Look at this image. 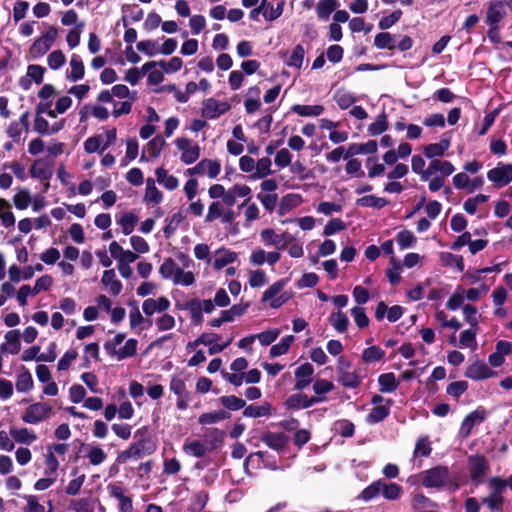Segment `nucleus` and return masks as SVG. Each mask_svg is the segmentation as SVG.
Segmentation results:
<instances>
[{
  "label": "nucleus",
  "mask_w": 512,
  "mask_h": 512,
  "mask_svg": "<svg viewBox=\"0 0 512 512\" xmlns=\"http://www.w3.org/2000/svg\"><path fill=\"white\" fill-rule=\"evenodd\" d=\"M175 306L178 310L189 311L191 324L193 326H199L203 322V312L210 314L217 305L211 299L200 300L199 298H193L184 303H176Z\"/></svg>",
  "instance_id": "nucleus-1"
},
{
  "label": "nucleus",
  "mask_w": 512,
  "mask_h": 512,
  "mask_svg": "<svg viewBox=\"0 0 512 512\" xmlns=\"http://www.w3.org/2000/svg\"><path fill=\"white\" fill-rule=\"evenodd\" d=\"M421 485L427 489L440 490L450 482V469L444 465H437L420 472Z\"/></svg>",
  "instance_id": "nucleus-2"
},
{
  "label": "nucleus",
  "mask_w": 512,
  "mask_h": 512,
  "mask_svg": "<svg viewBox=\"0 0 512 512\" xmlns=\"http://www.w3.org/2000/svg\"><path fill=\"white\" fill-rule=\"evenodd\" d=\"M157 449L156 442L153 439H141L135 440L130 446L120 452L117 456L116 461L119 464L126 463L130 458H142L153 454Z\"/></svg>",
  "instance_id": "nucleus-3"
},
{
  "label": "nucleus",
  "mask_w": 512,
  "mask_h": 512,
  "mask_svg": "<svg viewBox=\"0 0 512 512\" xmlns=\"http://www.w3.org/2000/svg\"><path fill=\"white\" fill-rule=\"evenodd\" d=\"M467 468L471 483L478 487L484 483V478L490 471L488 459L481 454H473L467 458Z\"/></svg>",
  "instance_id": "nucleus-4"
},
{
  "label": "nucleus",
  "mask_w": 512,
  "mask_h": 512,
  "mask_svg": "<svg viewBox=\"0 0 512 512\" xmlns=\"http://www.w3.org/2000/svg\"><path fill=\"white\" fill-rule=\"evenodd\" d=\"M58 35V28L56 26H50L47 31L37 38L29 48L30 56L33 59L42 57L45 55L53 45Z\"/></svg>",
  "instance_id": "nucleus-5"
},
{
  "label": "nucleus",
  "mask_w": 512,
  "mask_h": 512,
  "mask_svg": "<svg viewBox=\"0 0 512 512\" xmlns=\"http://www.w3.org/2000/svg\"><path fill=\"white\" fill-rule=\"evenodd\" d=\"M169 389L177 396L176 407L180 411L188 408L191 401V393L187 390L185 381L179 376H172Z\"/></svg>",
  "instance_id": "nucleus-6"
},
{
  "label": "nucleus",
  "mask_w": 512,
  "mask_h": 512,
  "mask_svg": "<svg viewBox=\"0 0 512 512\" xmlns=\"http://www.w3.org/2000/svg\"><path fill=\"white\" fill-rule=\"evenodd\" d=\"M52 412V407L47 403L37 402L28 406L22 415L25 423L37 424L48 417Z\"/></svg>",
  "instance_id": "nucleus-7"
},
{
  "label": "nucleus",
  "mask_w": 512,
  "mask_h": 512,
  "mask_svg": "<svg viewBox=\"0 0 512 512\" xmlns=\"http://www.w3.org/2000/svg\"><path fill=\"white\" fill-rule=\"evenodd\" d=\"M110 497L118 500L119 512H132L133 500L130 495H126V489L121 483H110L107 486Z\"/></svg>",
  "instance_id": "nucleus-8"
},
{
  "label": "nucleus",
  "mask_w": 512,
  "mask_h": 512,
  "mask_svg": "<svg viewBox=\"0 0 512 512\" xmlns=\"http://www.w3.org/2000/svg\"><path fill=\"white\" fill-rule=\"evenodd\" d=\"M487 178L497 188L508 185L512 181V164L498 163V165L487 172Z\"/></svg>",
  "instance_id": "nucleus-9"
},
{
  "label": "nucleus",
  "mask_w": 512,
  "mask_h": 512,
  "mask_svg": "<svg viewBox=\"0 0 512 512\" xmlns=\"http://www.w3.org/2000/svg\"><path fill=\"white\" fill-rule=\"evenodd\" d=\"M230 109L231 105L228 102H219L214 98H208L202 103L201 114L202 117L211 120L225 114Z\"/></svg>",
  "instance_id": "nucleus-10"
},
{
  "label": "nucleus",
  "mask_w": 512,
  "mask_h": 512,
  "mask_svg": "<svg viewBox=\"0 0 512 512\" xmlns=\"http://www.w3.org/2000/svg\"><path fill=\"white\" fill-rule=\"evenodd\" d=\"M486 419V411L482 407H478L474 411L470 412L462 420L459 434L462 438L470 436L472 429L475 425L481 424Z\"/></svg>",
  "instance_id": "nucleus-11"
},
{
  "label": "nucleus",
  "mask_w": 512,
  "mask_h": 512,
  "mask_svg": "<svg viewBox=\"0 0 512 512\" xmlns=\"http://www.w3.org/2000/svg\"><path fill=\"white\" fill-rule=\"evenodd\" d=\"M207 172V176L211 179L216 178L221 171V163L219 160L202 159L193 168H189L186 172L189 175H201Z\"/></svg>",
  "instance_id": "nucleus-12"
},
{
  "label": "nucleus",
  "mask_w": 512,
  "mask_h": 512,
  "mask_svg": "<svg viewBox=\"0 0 512 512\" xmlns=\"http://www.w3.org/2000/svg\"><path fill=\"white\" fill-rule=\"evenodd\" d=\"M314 367L306 362L301 364L294 372L295 375V391H303L313 381Z\"/></svg>",
  "instance_id": "nucleus-13"
},
{
  "label": "nucleus",
  "mask_w": 512,
  "mask_h": 512,
  "mask_svg": "<svg viewBox=\"0 0 512 512\" xmlns=\"http://www.w3.org/2000/svg\"><path fill=\"white\" fill-rule=\"evenodd\" d=\"M260 439L266 446L278 452L283 451L290 440L289 436L283 432L276 433L271 431L264 432Z\"/></svg>",
  "instance_id": "nucleus-14"
},
{
  "label": "nucleus",
  "mask_w": 512,
  "mask_h": 512,
  "mask_svg": "<svg viewBox=\"0 0 512 512\" xmlns=\"http://www.w3.org/2000/svg\"><path fill=\"white\" fill-rule=\"evenodd\" d=\"M496 373L491 370L484 361L477 360L469 365L464 373L465 377L472 380H484L491 378Z\"/></svg>",
  "instance_id": "nucleus-15"
},
{
  "label": "nucleus",
  "mask_w": 512,
  "mask_h": 512,
  "mask_svg": "<svg viewBox=\"0 0 512 512\" xmlns=\"http://www.w3.org/2000/svg\"><path fill=\"white\" fill-rule=\"evenodd\" d=\"M506 17L504 3L501 0H491L488 3L485 22L487 25H499Z\"/></svg>",
  "instance_id": "nucleus-16"
},
{
  "label": "nucleus",
  "mask_w": 512,
  "mask_h": 512,
  "mask_svg": "<svg viewBox=\"0 0 512 512\" xmlns=\"http://www.w3.org/2000/svg\"><path fill=\"white\" fill-rule=\"evenodd\" d=\"M337 380L345 388L356 389L359 387L362 381V376L356 371L350 372L346 370L342 365H338L337 368Z\"/></svg>",
  "instance_id": "nucleus-17"
},
{
  "label": "nucleus",
  "mask_w": 512,
  "mask_h": 512,
  "mask_svg": "<svg viewBox=\"0 0 512 512\" xmlns=\"http://www.w3.org/2000/svg\"><path fill=\"white\" fill-rule=\"evenodd\" d=\"M455 168L450 161L433 159L423 174V181H428L433 173L439 171L442 176H449L454 172Z\"/></svg>",
  "instance_id": "nucleus-18"
},
{
  "label": "nucleus",
  "mask_w": 512,
  "mask_h": 512,
  "mask_svg": "<svg viewBox=\"0 0 512 512\" xmlns=\"http://www.w3.org/2000/svg\"><path fill=\"white\" fill-rule=\"evenodd\" d=\"M411 507L413 512H436L438 504L419 492L411 495Z\"/></svg>",
  "instance_id": "nucleus-19"
},
{
  "label": "nucleus",
  "mask_w": 512,
  "mask_h": 512,
  "mask_svg": "<svg viewBox=\"0 0 512 512\" xmlns=\"http://www.w3.org/2000/svg\"><path fill=\"white\" fill-rule=\"evenodd\" d=\"M260 237L265 245H273L279 250H284L288 245V241L286 240V233L276 234L275 231L271 228L262 230Z\"/></svg>",
  "instance_id": "nucleus-20"
},
{
  "label": "nucleus",
  "mask_w": 512,
  "mask_h": 512,
  "mask_svg": "<svg viewBox=\"0 0 512 512\" xmlns=\"http://www.w3.org/2000/svg\"><path fill=\"white\" fill-rule=\"evenodd\" d=\"M30 175L32 178L48 181L53 175L52 165L47 163L45 159L38 158L30 168Z\"/></svg>",
  "instance_id": "nucleus-21"
},
{
  "label": "nucleus",
  "mask_w": 512,
  "mask_h": 512,
  "mask_svg": "<svg viewBox=\"0 0 512 512\" xmlns=\"http://www.w3.org/2000/svg\"><path fill=\"white\" fill-rule=\"evenodd\" d=\"M378 144L376 140H369L366 143H351L344 155L345 159L353 157L358 154H374L377 152Z\"/></svg>",
  "instance_id": "nucleus-22"
},
{
  "label": "nucleus",
  "mask_w": 512,
  "mask_h": 512,
  "mask_svg": "<svg viewBox=\"0 0 512 512\" xmlns=\"http://www.w3.org/2000/svg\"><path fill=\"white\" fill-rule=\"evenodd\" d=\"M273 406L271 403L265 401L261 405L250 404L245 406L242 415L247 418H260L265 416H271Z\"/></svg>",
  "instance_id": "nucleus-23"
},
{
  "label": "nucleus",
  "mask_w": 512,
  "mask_h": 512,
  "mask_svg": "<svg viewBox=\"0 0 512 512\" xmlns=\"http://www.w3.org/2000/svg\"><path fill=\"white\" fill-rule=\"evenodd\" d=\"M393 404L392 399L386 400V405H378L371 409L370 413L366 416L368 424H377L384 421L390 414V406Z\"/></svg>",
  "instance_id": "nucleus-24"
},
{
  "label": "nucleus",
  "mask_w": 512,
  "mask_h": 512,
  "mask_svg": "<svg viewBox=\"0 0 512 512\" xmlns=\"http://www.w3.org/2000/svg\"><path fill=\"white\" fill-rule=\"evenodd\" d=\"M101 282L104 286L109 287V292L113 296L119 295L122 291V282L116 278V274L113 269L104 271Z\"/></svg>",
  "instance_id": "nucleus-25"
},
{
  "label": "nucleus",
  "mask_w": 512,
  "mask_h": 512,
  "mask_svg": "<svg viewBox=\"0 0 512 512\" xmlns=\"http://www.w3.org/2000/svg\"><path fill=\"white\" fill-rule=\"evenodd\" d=\"M302 202V197L299 194L289 193L284 195L278 206V214L280 216L286 215L291 209L299 206Z\"/></svg>",
  "instance_id": "nucleus-26"
},
{
  "label": "nucleus",
  "mask_w": 512,
  "mask_h": 512,
  "mask_svg": "<svg viewBox=\"0 0 512 512\" xmlns=\"http://www.w3.org/2000/svg\"><path fill=\"white\" fill-rule=\"evenodd\" d=\"M78 472H79L78 467H74L73 470H72L71 475L75 476V478L70 480L68 485L64 489L65 493L68 496H76V495H78L80 490H81V488H82V486H83V484H84V482H85L86 475L85 474L78 475Z\"/></svg>",
  "instance_id": "nucleus-27"
},
{
  "label": "nucleus",
  "mask_w": 512,
  "mask_h": 512,
  "mask_svg": "<svg viewBox=\"0 0 512 512\" xmlns=\"http://www.w3.org/2000/svg\"><path fill=\"white\" fill-rule=\"evenodd\" d=\"M378 384L380 387V392L382 393L394 392L399 387V381L396 380L393 372L380 374L378 377Z\"/></svg>",
  "instance_id": "nucleus-28"
},
{
  "label": "nucleus",
  "mask_w": 512,
  "mask_h": 512,
  "mask_svg": "<svg viewBox=\"0 0 512 512\" xmlns=\"http://www.w3.org/2000/svg\"><path fill=\"white\" fill-rule=\"evenodd\" d=\"M231 417L230 412L226 410H218L214 412L203 413L199 416L198 422L201 425H210L222 420L229 419Z\"/></svg>",
  "instance_id": "nucleus-29"
},
{
  "label": "nucleus",
  "mask_w": 512,
  "mask_h": 512,
  "mask_svg": "<svg viewBox=\"0 0 512 512\" xmlns=\"http://www.w3.org/2000/svg\"><path fill=\"white\" fill-rule=\"evenodd\" d=\"M307 395L302 391L290 395L285 401L284 406L287 410L307 409Z\"/></svg>",
  "instance_id": "nucleus-30"
},
{
  "label": "nucleus",
  "mask_w": 512,
  "mask_h": 512,
  "mask_svg": "<svg viewBox=\"0 0 512 512\" xmlns=\"http://www.w3.org/2000/svg\"><path fill=\"white\" fill-rule=\"evenodd\" d=\"M386 198L377 197L374 195H366L356 200V205L359 207H373L382 209L389 204Z\"/></svg>",
  "instance_id": "nucleus-31"
},
{
  "label": "nucleus",
  "mask_w": 512,
  "mask_h": 512,
  "mask_svg": "<svg viewBox=\"0 0 512 512\" xmlns=\"http://www.w3.org/2000/svg\"><path fill=\"white\" fill-rule=\"evenodd\" d=\"M156 179L159 184H162L167 190H175L179 181L174 175H168L167 171L160 167L155 171Z\"/></svg>",
  "instance_id": "nucleus-32"
},
{
  "label": "nucleus",
  "mask_w": 512,
  "mask_h": 512,
  "mask_svg": "<svg viewBox=\"0 0 512 512\" xmlns=\"http://www.w3.org/2000/svg\"><path fill=\"white\" fill-rule=\"evenodd\" d=\"M339 6L338 0H321L317 3L316 12L319 19L328 20L331 13Z\"/></svg>",
  "instance_id": "nucleus-33"
},
{
  "label": "nucleus",
  "mask_w": 512,
  "mask_h": 512,
  "mask_svg": "<svg viewBox=\"0 0 512 512\" xmlns=\"http://www.w3.org/2000/svg\"><path fill=\"white\" fill-rule=\"evenodd\" d=\"M68 510L73 512H93V500L90 497H82L70 500Z\"/></svg>",
  "instance_id": "nucleus-34"
},
{
  "label": "nucleus",
  "mask_w": 512,
  "mask_h": 512,
  "mask_svg": "<svg viewBox=\"0 0 512 512\" xmlns=\"http://www.w3.org/2000/svg\"><path fill=\"white\" fill-rule=\"evenodd\" d=\"M71 72L67 76L70 81H78L84 77L85 67L83 61L76 54H73L70 60Z\"/></svg>",
  "instance_id": "nucleus-35"
},
{
  "label": "nucleus",
  "mask_w": 512,
  "mask_h": 512,
  "mask_svg": "<svg viewBox=\"0 0 512 512\" xmlns=\"http://www.w3.org/2000/svg\"><path fill=\"white\" fill-rule=\"evenodd\" d=\"M328 321L339 333L346 332L349 326V319L347 315L341 311L332 312L328 318Z\"/></svg>",
  "instance_id": "nucleus-36"
},
{
  "label": "nucleus",
  "mask_w": 512,
  "mask_h": 512,
  "mask_svg": "<svg viewBox=\"0 0 512 512\" xmlns=\"http://www.w3.org/2000/svg\"><path fill=\"white\" fill-rule=\"evenodd\" d=\"M219 402L225 408L224 410H226L228 412L244 409L246 406V401L242 398L235 396V395L221 396L219 398Z\"/></svg>",
  "instance_id": "nucleus-37"
},
{
  "label": "nucleus",
  "mask_w": 512,
  "mask_h": 512,
  "mask_svg": "<svg viewBox=\"0 0 512 512\" xmlns=\"http://www.w3.org/2000/svg\"><path fill=\"white\" fill-rule=\"evenodd\" d=\"M146 192L144 201L153 204H159L163 200L162 192L155 186V182L152 178H148L146 181Z\"/></svg>",
  "instance_id": "nucleus-38"
},
{
  "label": "nucleus",
  "mask_w": 512,
  "mask_h": 512,
  "mask_svg": "<svg viewBox=\"0 0 512 512\" xmlns=\"http://www.w3.org/2000/svg\"><path fill=\"white\" fill-rule=\"evenodd\" d=\"M291 111L302 117L320 116L324 111V107L322 105L294 104L291 107Z\"/></svg>",
  "instance_id": "nucleus-39"
},
{
  "label": "nucleus",
  "mask_w": 512,
  "mask_h": 512,
  "mask_svg": "<svg viewBox=\"0 0 512 512\" xmlns=\"http://www.w3.org/2000/svg\"><path fill=\"white\" fill-rule=\"evenodd\" d=\"M440 261L444 266L452 267L454 266L459 272L464 271V259L461 255H455L450 252H441L440 253Z\"/></svg>",
  "instance_id": "nucleus-40"
},
{
  "label": "nucleus",
  "mask_w": 512,
  "mask_h": 512,
  "mask_svg": "<svg viewBox=\"0 0 512 512\" xmlns=\"http://www.w3.org/2000/svg\"><path fill=\"white\" fill-rule=\"evenodd\" d=\"M294 340L295 338L293 335H287L283 337L279 343L271 346L269 351L270 357H278L286 354L289 351Z\"/></svg>",
  "instance_id": "nucleus-41"
},
{
  "label": "nucleus",
  "mask_w": 512,
  "mask_h": 512,
  "mask_svg": "<svg viewBox=\"0 0 512 512\" xmlns=\"http://www.w3.org/2000/svg\"><path fill=\"white\" fill-rule=\"evenodd\" d=\"M9 433L16 442L22 444H31L37 439V436L27 428H11Z\"/></svg>",
  "instance_id": "nucleus-42"
},
{
  "label": "nucleus",
  "mask_w": 512,
  "mask_h": 512,
  "mask_svg": "<svg viewBox=\"0 0 512 512\" xmlns=\"http://www.w3.org/2000/svg\"><path fill=\"white\" fill-rule=\"evenodd\" d=\"M381 494L387 500L394 501L400 498L402 487L394 482L387 483L382 480Z\"/></svg>",
  "instance_id": "nucleus-43"
},
{
  "label": "nucleus",
  "mask_w": 512,
  "mask_h": 512,
  "mask_svg": "<svg viewBox=\"0 0 512 512\" xmlns=\"http://www.w3.org/2000/svg\"><path fill=\"white\" fill-rule=\"evenodd\" d=\"M335 102L339 106L340 109L345 110L348 109L356 102V97L350 93L345 91L344 89H338L333 96Z\"/></svg>",
  "instance_id": "nucleus-44"
},
{
  "label": "nucleus",
  "mask_w": 512,
  "mask_h": 512,
  "mask_svg": "<svg viewBox=\"0 0 512 512\" xmlns=\"http://www.w3.org/2000/svg\"><path fill=\"white\" fill-rule=\"evenodd\" d=\"M23 372L17 375L16 390L18 392H28L33 388V378L31 373L23 366Z\"/></svg>",
  "instance_id": "nucleus-45"
},
{
  "label": "nucleus",
  "mask_w": 512,
  "mask_h": 512,
  "mask_svg": "<svg viewBox=\"0 0 512 512\" xmlns=\"http://www.w3.org/2000/svg\"><path fill=\"white\" fill-rule=\"evenodd\" d=\"M388 127L389 123L387 120V115L383 111L381 114L377 116L376 121L368 126V133L371 136H377L385 132L388 129Z\"/></svg>",
  "instance_id": "nucleus-46"
},
{
  "label": "nucleus",
  "mask_w": 512,
  "mask_h": 512,
  "mask_svg": "<svg viewBox=\"0 0 512 512\" xmlns=\"http://www.w3.org/2000/svg\"><path fill=\"white\" fill-rule=\"evenodd\" d=\"M481 502L489 509V512H503L505 499L504 496L488 494L486 497L482 498Z\"/></svg>",
  "instance_id": "nucleus-47"
},
{
  "label": "nucleus",
  "mask_w": 512,
  "mask_h": 512,
  "mask_svg": "<svg viewBox=\"0 0 512 512\" xmlns=\"http://www.w3.org/2000/svg\"><path fill=\"white\" fill-rule=\"evenodd\" d=\"M374 46L377 49L394 50L396 48L393 36L389 32L384 31L376 34L374 38Z\"/></svg>",
  "instance_id": "nucleus-48"
},
{
  "label": "nucleus",
  "mask_w": 512,
  "mask_h": 512,
  "mask_svg": "<svg viewBox=\"0 0 512 512\" xmlns=\"http://www.w3.org/2000/svg\"><path fill=\"white\" fill-rule=\"evenodd\" d=\"M256 172L250 176L251 179H261L271 174V159L260 158L256 163Z\"/></svg>",
  "instance_id": "nucleus-49"
},
{
  "label": "nucleus",
  "mask_w": 512,
  "mask_h": 512,
  "mask_svg": "<svg viewBox=\"0 0 512 512\" xmlns=\"http://www.w3.org/2000/svg\"><path fill=\"white\" fill-rule=\"evenodd\" d=\"M432 452L431 442L429 441L428 436H421L417 439L415 448H414V456L415 457H428Z\"/></svg>",
  "instance_id": "nucleus-50"
},
{
  "label": "nucleus",
  "mask_w": 512,
  "mask_h": 512,
  "mask_svg": "<svg viewBox=\"0 0 512 512\" xmlns=\"http://www.w3.org/2000/svg\"><path fill=\"white\" fill-rule=\"evenodd\" d=\"M206 436L209 438L210 450H215L222 446L226 433L218 428H212L207 430Z\"/></svg>",
  "instance_id": "nucleus-51"
},
{
  "label": "nucleus",
  "mask_w": 512,
  "mask_h": 512,
  "mask_svg": "<svg viewBox=\"0 0 512 512\" xmlns=\"http://www.w3.org/2000/svg\"><path fill=\"white\" fill-rule=\"evenodd\" d=\"M381 485L382 480L372 482L370 485H368L366 488L362 490L358 498L362 499L365 502L374 499L381 493Z\"/></svg>",
  "instance_id": "nucleus-52"
},
{
  "label": "nucleus",
  "mask_w": 512,
  "mask_h": 512,
  "mask_svg": "<svg viewBox=\"0 0 512 512\" xmlns=\"http://www.w3.org/2000/svg\"><path fill=\"white\" fill-rule=\"evenodd\" d=\"M385 356V351L379 346H370L364 349L362 353V360L365 363H373L380 361Z\"/></svg>",
  "instance_id": "nucleus-53"
},
{
  "label": "nucleus",
  "mask_w": 512,
  "mask_h": 512,
  "mask_svg": "<svg viewBox=\"0 0 512 512\" xmlns=\"http://www.w3.org/2000/svg\"><path fill=\"white\" fill-rule=\"evenodd\" d=\"M137 345L138 341L135 338L128 339L124 346L118 349V360H123L126 358H131L137 353Z\"/></svg>",
  "instance_id": "nucleus-54"
},
{
  "label": "nucleus",
  "mask_w": 512,
  "mask_h": 512,
  "mask_svg": "<svg viewBox=\"0 0 512 512\" xmlns=\"http://www.w3.org/2000/svg\"><path fill=\"white\" fill-rule=\"evenodd\" d=\"M287 280L280 279L274 282L262 295V302L272 301V299L277 298V295L282 291L284 286L286 285Z\"/></svg>",
  "instance_id": "nucleus-55"
},
{
  "label": "nucleus",
  "mask_w": 512,
  "mask_h": 512,
  "mask_svg": "<svg viewBox=\"0 0 512 512\" xmlns=\"http://www.w3.org/2000/svg\"><path fill=\"white\" fill-rule=\"evenodd\" d=\"M5 339L9 346V353L18 354L21 349L20 331L10 330L6 333Z\"/></svg>",
  "instance_id": "nucleus-56"
},
{
  "label": "nucleus",
  "mask_w": 512,
  "mask_h": 512,
  "mask_svg": "<svg viewBox=\"0 0 512 512\" xmlns=\"http://www.w3.org/2000/svg\"><path fill=\"white\" fill-rule=\"evenodd\" d=\"M164 145V138L161 135H157L146 144V151L151 158H157Z\"/></svg>",
  "instance_id": "nucleus-57"
},
{
  "label": "nucleus",
  "mask_w": 512,
  "mask_h": 512,
  "mask_svg": "<svg viewBox=\"0 0 512 512\" xmlns=\"http://www.w3.org/2000/svg\"><path fill=\"white\" fill-rule=\"evenodd\" d=\"M488 487L491 490L489 494L495 496H503V493L506 491L507 488L506 480L502 479L499 476L491 477L488 480Z\"/></svg>",
  "instance_id": "nucleus-58"
},
{
  "label": "nucleus",
  "mask_w": 512,
  "mask_h": 512,
  "mask_svg": "<svg viewBox=\"0 0 512 512\" xmlns=\"http://www.w3.org/2000/svg\"><path fill=\"white\" fill-rule=\"evenodd\" d=\"M305 55L304 47L301 44H298L294 47L292 54L286 64L290 67H295L300 69L303 64Z\"/></svg>",
  "instance_id": "nucleus-59"
},
{
  "label": "nucleus",
  "mask_w": 512,
  "mask_h": 512,
  "mask_svg": "<svg viewBox=\"0 0 512 512\" xmlns=\"http://www.w3.org/2000/svg\"><path fill=\"white\" fill-rule=\"evenodd\" d=\"M184 219L185 217L181 212L173 214L172 217L168 220L166 226L163 228L164 236L166 238L171 237Z\"/></svg>",
  "instance_id": "nucleus-60"
},
{
  "label": "nucleus",
  "mask_w": 512,
  "mask_h": 512,
  "mask_svg": "<svg viewBox=\"0 0 512 512\" xmlns=\"http://www.w3.org/2000/svg\"><path fill=\"white\" fill-rule=\"evenodd\" d=\"M138 221V217L131 212L124 213L119 221L122 232L124 235H130L133 230L136 222Z\"/></svg>",
  "instance_id": "nucleus-61"
},
{
  "label": "nucleus",
  "mask_w": 512,
  "mask_h": 512,
  "mask_svg": "<svg viewBox=\"0 0 512 512\" xmlns=\"http://www.w3.org/2000/svg\"><path fill=\"white\" fill-rule=\"evenodd\" d=\"M396 241L401 249H406L413 246L416 237L410 230L404 229L397 233Z\"/></svg>",
  "instance_id": "nucleus-62"
},
{
  "label": "nucleus",
  "mask_w": 512,
  "mask_h": 512,
  "mask_svg": "<svg viewBox=\"0 0 512 512\" xmlns=\"http://www.w3.org/2000/svg\"><path fill=\"white\" fill-rule=\"evenodd\" d=\"M158 66L163 69L167 74L179 71L183 66V61L180 57L174 56L168 62L165 60L158 61Z\"/></svg>",
  "instance_id": "nucleus-63"
},
{
  "label": "nucleus",
  "mask_w": 512,
  "mask_h": 512,
  "mask_svg": "<svg viewBox=\"0 0 512 512\" xmlns=\"http://www.w3.org/2000/svg\"><path fill=\"white\" fill-rule=\"evenodd\" d=\"M183 450L184 452L190 453L197 458H202L206 454V447L199 440H194L192 442L185 443L183 446Z\"/></svg>",
  "instance_id": "nucleus-64"
}]
</instances>
